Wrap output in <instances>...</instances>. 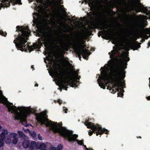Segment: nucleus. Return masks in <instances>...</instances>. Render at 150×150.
<instances>
[{"mask_svg": "<svg viewBox=\"0 0 150 150\" xmlns=\"http://www.w3.org/2000/svg\"><path fill=\"white\" fill-rule=\"evenodd\" d=\"M58 85L60 87V88H58V89H59L60 91H62V89H63V88L61 86H60V83H59V84Z\"/></svg>", "mask_w": 150, "mask_h": 150, "instance_id": "obj_39", "label": "nucleus"}, {"mask_svg": "<svg viewBox=\"0 0 150 150\" xmlns=\"http://www.w3.org/2000/svg\"><path fill=\"white\" fill-rule=\"evenodd\" d=\"M50 31L47 32L45 36V41L44 43L45 47L49 49L52 46H54L55 48L58 49L60 54L64 57L65 52L68 51L71 46L74 45L75 44L71 42L66 43L61 48L60 46L57 45L58 43L57 42V40L50 33Z\"/></svg>", "mask_w": 150, "mask_h": 150, "instance_id": "obj_2", "label": "nucleus"}, {"mask_svg": "<svg viewBox=\"0 0 150 150\" xmlns=\"http://www.w3.org/2000/svg\"><path fill=\"white\" fill-rule=\"evenodd\" d=\"M105 31L106 32H107V31H106V30H105Z\"/></svg>", "mask_w": 150, "mask_h": 150, "instance_id": "obj_63", "label": "nucleus"}, {"mask_svg": "<svg viewBox=\"0 0 150 150\" xmlns=\"http://www.w3.org/2000/svg\"><path fill=\"white\" fill-rule=\"evenodd\" d=\"M131 46L132 47V49L134 50H137L141 47L140 44L137 41L133 42L131 44Z\"/></svg>", "mask_w": 150, "mask_h": 150, "instance_id": "obj_20", "label": "nucleus"}, {"mask_svg": "<svg viewBox=\"0 0 150 150\" xmlns=\"http://www.w3.org/2000/svg\"><path fill=\"white\" fill-rule=\"evenodd\" d=\"M18 139L17 138H15L12 141V143L14 145L16 144L18 142Z\"/></svg>", "mask_w": 150, "mask_h": 150, "instance_id": "obj_27", "label": "nucleus"}, {"mask_svg": "<svg viewBox=\"0 0 150 150\" xmlns=\"http://www.w3.org/2000/svg\"><path fill=\"white\" fill-rule=\"evenodd\" d=\"M82 146H83L84 147V148L86 149V148H87L86 147V146L84 144V145H82Z\"/></svg>", "mask_w": 150, "mask_h": 150, "instance_id": "obj_49", "label": "nucleus"}, {"mask_svg": "<svg viewBox=\"0 0 150 150\" xmlns=\"http://www.w3.org/2000/svg\"><path fill=\"white\" fill-rule=\"evenodd\" d=\"M17 114L14 117L15 120H20V122L25 127L28 126V124L27 122V118L30 116V114L32 113L31 111L27 110L24 112L21 115L19 114L18 111H17Z\"/></svg>", "mask_w": 150, "mask_h": 150, "instance_id": "obj_9", "label": "nucleus"}, {"mask_svg": "<svg viewBox=\"0 0 150 150\" xmlns=\"http://www.w3.org/2000/svg\"><path fill=\"white\" fill-rule=\"evenodd\" d=\"M11 135H12L13 137L14 138H17L16 137V136H17V134L16 133H12L10 134Z\"/></svg>", "mask_w": 150, "mask_h": 150, "instance_id": "obj_32", "label": "nucleus"}, {"mask_svg": "<svg viewBox=\"0 0 150 150\" xmlns=\"http://www.w3.org/2000/svg\"><path fill=\"white\" fill-rule=\"evenodd\" d=\"M46 146L45 144L42 143L40 144L39 146L36 145V148L38 149H45L46 148Z\"/></svg>", "mask_w": 150, "mask_h": 150, "instance_id": "obj_24", "label": "nucleus"}, {"mask_svg": "<svg viewBox=\"0 0 150 150\" xmlns=\"http://www.w3.org/2000/svg\"><path fill=\"white\" fill-rule=\"evenodd\" d=\"M36 145H38L37 144H36V142L34 141H32L30 144V146L29 148L31 149H33L36 147Z\"/></svg>", "mask_w": 150, "mask_h": 150, "instance_id": "obj_25", "label": "nucleus"}, {"mask_svg": "<svg viewBox=\"0 0 150 150\" xmlns=\"http://www.w3.org/2000/svg\"><path fill=\"white\" fill-rule=\"evenodd\" d=\"M149 34H150V35L149 36V37H150V33Z\"/></svg>", "mask_w": 150, "mask_h": 150, "instance_id": "obj_64", "label": "nucleus"}, {"mask_svg": "<svg viewBox=\"0 0 150 150\" xmlns=\"http://www.w3.org/2000/svg\"><path fill=\"white\" fill-rule=\"evenodd\" d=\"M113 50L111 52L112 53V54H111L110 52L108 53L110 55V57L111 59H115V57L116 54H117L118 52V49L115 48V47H113Z\"/></svg>", "mask_w": 150, "mask_h": 150, "instance_id": "obj_19", "label": "nucleus"}, {"mask_svg": "<svg viewBox=\"0 0 150 150\" xmlns=\"http://www.w3.org/2000/svg\"><path fill=\"white\" fill-rule=\"evenodd\" d=\"M31 68H33V69H34V66L33 65H32L31 66Z\"/></svg>", "mask_w": 150, "mask_h": 150, "instance_id": "obj_53", "label": "nucleus"}, {"mask_svg": "<svg viewBox=\"0 0 150 150\" xmlns=\"http://www.w3.org/2000/svg\"><path fill=\"white\" fill-rule=\"evenodd\" d=\"M115 82V83H114V85L113 86L114 87V88L117 87V91L119 92V93H117L118 97L123 98L124 95L123 92L124 91L123 89V88L122 87V82L117 79Z\"/></svg>", "mask_w": 150, "mask_h": 150, "instance_id": "obj_11", "label": "nucleus"}, {"mask_svg": "<svg viewBox=\"0 0 150 150\" xmlns=\"http://www.w3.org/2000/svg\"><path fill=\"white\" fill-rule=\"evenodd\" d=\"M149 36L146 35H145V38L146 40H147L148 39V38H149Z\"/></svg>", "mask_w": 150, "mask_h": 150, "instance_id": "obj_43", "label": "nucleus"}, {"mask_svg": "<svg viewBox=\"0 0 150 150\" xmlns=\"http://www.w3.org/2000/svg\"><path fill=\"white\" fill-rule=\"evenodd\" d=\"M46 114L44 112H42L36 117L37 121L40 123L41 125H42L45 123L46 122L45 116Z\"/></svg>", "mask_w": 150, "mask_h": 150, "instance_id": "obj_13", "label": "nucleus"}, {"mask_svg": "<svg viewBox=\"0 0 150 150\" xmlns=\"http://www.w3.org/2000/svg\"><path fill=\"white\" fill-rule=\"evenodd\" d=\"M111 13L112 16H114L115 15L116 13L115 12L112 10L111 11Z\"/></svg>", "mask_w": 150, "mask_h": 150, "instance_id": "obj_37", "label": "nucleus"}, {"mask_svg": "<svg viewBox=\"0 0 150 150\" xmlns=\"http://www.w3.org/2000/svg\"><path fill=\"white\" fill-rule=\"evenodd\" d=\"M31 135L33 137L35 138L36 136V134L35 132H33L31 133Z\"/></svg>", "mask_w": 150, "mask_h": 150, "instance_id": "obj_33", "label": "nucleus"}, {"mask_svg": "<svg viewBox=\"0 0 150 150\" xmlns=\"http://www.w3.org/2000/svg\"><path fill=\"white\" fill-rule=\"evenodd\" d=\"M137 5L139 7H143V11L144 13L146 14L147 15H150L149 16V18L150 19V10H149L147 8V7H144L143 4L140 2H139L137 4Z\"/></svg>", "mask_w": 150, "mask_h": 150, "instance_id": "obj_18", "label": "nucleus"}, {"mask_svg": "<svg viewBox=\"0 0 150 150\" xmlns=\"http://www.w3.org/2000/svg\"><path fill=\"white\" fill-rule=\"evenodd\" d=\"M137 12L142 11L141 9L139 8H136Z\"/></svg>", "mask_w": 150, "mask_h": 150, "instance_id": "obj_42", "label": "nucleus"}, {"mask_svg": "<svg viewBox=\"0 0 150 150\" xmlns=\"http://www.w3.org/2000/svg\"><path fill=\"white\" fill-rule=\"evenodd\" d=\"M8 105H11V107H13V109L12 110H9L8 108V111L10 112L11 111H18L21 108V107H18L17 108V107L16 106H15V105H14V106H13V104L12 103H11L9 102V103H8Z\"/></svg>", "mask_w": 150, "mask_h": 150, "instance_id": "obj_23", "label": "nucleus"}, {"mask_svg": "<svg viewBox=\"0 0 150 150\" xmlns=\"http://www.w3.org/2000/svg\"><path fill=\"white\" fill-rule=\"evenodd\" d=\"M62 124L60 125L62 127L58 128L57 127L55 126L52 128L53 131L55 133H58L59 135L67 139L69 142L73 143L76 141L79 145H84L83 140H79L76 139L78 137V135L73 134L71 131L67 129L65 127H62Z\"/></svg>", "mask_w": 150, "mask_h": 150, "instance_id": "obj_3", "label": "nucleus"}, {"mask_svg": "<svg viewBox=\"0 0 150 150\" xmlns=\"http://www.w3.org/2000/svg\"><path fill=\"white\" fill-rule=\"evenodd\" d=\"M101 78L98 79L99 85L103 89L105 88V86L109 83H111L110 79L108 74L105 71H101Z\"/></svg>", "mask_w": 150, "mask_h": 150, "instance_id": "obj_8", "label": "nucleus"}, {"mask_svg": "<svg viewBox=\"0 0 150 150\" xmlns=\"http://www.w3.org/2000/svg\"><path fill=\"white\" fill-rule=\"evenodd\" d=\"M38 137L39 139L40 140H42V136L40 135V134H39L38 136Z\"/></svg>", "mask_w": 150, "mask_h": 150, "instance_id": "obj_40", "label": "nucleus"}, {"mask_svg": "<svg viewBox=\"0 0 150 150\" xmlns=\"http://www.w3.org/2000/svg\"><path fill=\"white\" fill-rule=\"evenodd\" d=\"M63 110L65 111V113H67V111L68 110V109L65 107H63Z\"/></svg>", "mask_w": 150, "mask_h": 150, "instance_id": "obj_36", "label": "nucleus"}, {"mask_svg": "<svg viewBox=\"0 0 150 150\" xmlns=\"http://www.w3.org/2000/svg\"><path fill=\"white\" fill-rule=\"evenodd\" d=\"M104 35H103L101 37L102 38L105 39H107V38L109 36H110L111 37L112 39V40L113 41L116 42V37H115V36L112 35V33L111 32H108L107 33L103 34Z\"/></svg>", "mask_w": 150, "mask_h": 150, "instance_id": "obj_17", "label": "nucleus"}, {"mask_svg": "<svg viewBox=\"0 0 150 150\" xmlns=\"http://www.w3.org/2000/svg\"><path fill=\"white\" fill-rule=\"evenodd\" d=\"M16 31L18 33V37L16 38L13 41L14 43L18 50L21 51L23 49L28 48L30 52L34 50L38 47V45L36 43H34L32 46L29 45H26L25 43L27 42V37L30 33V30L28 27L20 26H17L16 27ZM17 35H15L14 37H16Z\"/></svg>", "mask_w": 150, "mask_h": 150, "instance_id": "obj_1", "label": "nucleus"}, {"mask_svg": "<svg viewBox=\"0 0 150 150\" xmlns=\"http://www.w3.org/2000/svg\"><path fill=\"white\" fill-rule=\"evenodd\" d=\"M8 132L7 129H4V131L0 134V139L4 140L5 138L6 134H7Z\"/></svg>", "mask_w": 150, "mask_h": 150, "instance_id": "obj_22", "label": "nucleus"}, {"mask_svg": "<svg viewBox=\"0 0 150 150\" xmlns=\"http://www.w3.org/2000/svg\"><path fill=\"white\" fill-rule=\"evenodd\" d=\"M128 54L125 55L124 56V58L123 59H120L121 63L122 64V67L124 69L127 68V62L130 59L129 57L127 56Z\"/></svg>", "mask_w": 150, "mask_h": 150, "instance_id": "obj_14", "label": "nucleus"}, {"mask_svg": "<svg viewBox=\"0 0 150 150\" xmlns=\"http://www.w3.org/2000/svg\"><path fill=\"white\" fill-rule=\"evenodd\" d=\"M92 28L93 29H95V28L94 27H92Z\"/></svg>", "mask_w": 150, "mask_h": 150, "instance_id": "obj_61", "label": "nucleus"}, {"mask_svg": "<svg viewBox=\"0 0 150 150\" xmlns=\"http://www.w3.org/2000/svg\"><path fill=\"white\" fill-rule=\"evenodd\" d=\"M124 86H125V83H124Z\"/></svg>", "mask_w": 150, "mask_h": 150, "instance_id": "obj_58", "label": "nucleus"}, {"mask_svg": "<svg viewBox=\"0 0 150 150\" xmlns=\"http://www.w3.org/2000/svg\"><path fill=\"white\" fill-rule=\"evenodd\" d=\"M98 36L100 37V35L99 34H98Z\"/></svg>", "mask_w": 150, "mask_h": 150, "instance_id": "obj_60", "label": "nucleus"}, {"mask_svg": "<svg viewBox=\"0 0 150 150\" xmlns=\"http://www.w3.org/2000/svg\"><path fill=\"white\" fill-rule=\"evenodd\" d=\"M50 150H56V148L55 147H52L50 149Z\"/></svg>", "mask_w": 150, "mask_h": 150, "instance_id": "obj_41", "label": "nucleus"}, {"mask_svg": "<svg viewBox=\"0 0 150 150\" xmlns=\"http://www.w3.org/2000/svg\"><path fill=\"white\" fill-rule=\"evenodd\" d=\"M18 133L19 135V136L21 137H22L24 134H23V132L22 131H18Z\"/></svg>", "mask_w": 150, "mask_h": 150, "instance_id": "obj_34", "label": "nucleus"}, {"mask_svg": "<svg viewBox=\"0 0 150 150\" xmlns=\"http://www.w3.org/2000/svg\"><path fill=\"white\" fill-rule=\"evenodd\" d=\"M4 140L0 139V147H3L4 144Z\"/></svg>", "mask_w": 150, "mask_h": 150, "instance_id": "obj_29", "label": "nucleus"}, {"mask_svg": "<svg viewBox=\"0 0 150 150\" xmlns=\"http://www.w3.org/2000/svg\"><path fill=\"white\" fill-rule=\"evenodd\" d=\"M72 18H74V16H73Z\"/></svg>", "mask_w": 150, "mask_h": 150, "instance_id": "obj_62", "label": "nucleus"}, {"mask_svg": "<svg viewBox=\"0 0 150 150\" xmlns=\"http://www.w3.org/2000/svg\"><path fill=\"white\" fill-rule=\"evenodd\" d=\"M150 46V42L149 41L148 43V46L147 47V48H149Z\"/></svg>", "mask_w": 150, "mask_h": 150, "instance_id": "obj_44", "label": "nucleus"}, {"mask_svg": "<svg viewBox=\"0 0 150 150\" xmlns=\"http://www.w3.org/2000/svg\"><path fill=\"white\" fill-rule=\"evenodd\" d=\"M145 41V39H142L141 40V42H144Z\"/></svg>", "mask_w": 150, "mask_h": 150, "instance_id": "obj_46", "label": "nucleus"}, {"mask_svg": "<svg viewBox=\"0 0 150 150\" xmlns=\"http://www.w3.org/2000/svg\"><path fill=\"white\" fill-rule=\"evenodd\" d=\"M56 68L57 69H58V67H56Z\"/></svg>", "mask_w": 150, "mask_h": 150, "instance_id": "obj_59", "label": "nucleus"}, {"mask_svg": "<svg viewBox=\"0 0 150 150\" xmlns=\"http://www.w3.org/2000/svg\"><path fill=\"white\" fill-rule=\"evenodd\" d=\"M148 100H150V96H149L146 98Z\"/></svg>", "mask_w": 150, "mask_h": 150, "instance_id": "obj_45", "label": "nucleus"}, {"mask_svg": "<svg viewBox=\"0 0 150 150\" xmlns=\"http://www.w3.org/2000/svg\"><path fill=\"white\" fill-rule=\"evenodd\" d=\"M100 25L102 29L107 30L108 29V24L106 21L101 19L100 22Z\"/></svg>", "mask_w": 150, "mask_h": 150, "instance_id": "obj_16", "label": "nucleus"}, {"mask_svg": "<svg viewBox=\"0 0 150 150\" xmlns=\"http://www.w3.org/2000/svg\"><path fill=\"white\" fill-rule=\"evenodd\" d=\"M57 102L59 105H61L62 103V100L60 99H59L57 100Z\"/></svg>", "mask_w": 150, "mask_h": 150, "instance_id": "obj_38", "label": "nucleus"}, {"mask_svg": "<svg viewBox=\"0 0 150 150\" xmlns=\"http://www.w3.org/2000/svg\"><path fill=\"white\" fill-rule=\"evenodd\" d=\"M38 86V83H37L35 84V87Z\"/></svg>", "mask_w": 150, "mask_h": 150, "instance_id": "obj_51", "label": "nucleus"}, {"mask_svg": "<svg viewBox=\"0 0 150 150\" xmlns=\"http://www.w3.org/2000/svg\"><path fill=\"white\" fill-rule=\"evenodd\" d=\"M61 75H62V76H64V72H61Z\"/></svg>", "mask_w": 150, "mask_h": 150, "instance_id": "obj_47", "label": "nucleus"}, {"mask_svg": "<svg viewBox=\"0 0 150 150\" xmlns=\"http://www.w3.org/2000/svg\"><path fill=\"white\" fill-rule=\"evenodd\" d=\"M52 17L53 18H54L55 17V16H52Z\"/></svg>", "mask_w": 150, "mask_h": 150, "instance_id": "obj_55", "label": "nucleus"}, {"mask_svg": "<svg viewBox=\"0 0 150 150\" xmlns=\"http://www.w3.org/2000/svg\"><path fill=\"white\" fill-rule=\"evenodd\" d=\"M124 71H121L119 69L115 70L114 71L115 74L113 75V76L115 77L112 79L113 82L112 83L111 85L107 88V89H109L111 91V93H115L117 91V87L114 88V83H115L117 79L118 80L122 81L125 78V74L124 73Z\"/></svg>", "mask_w": 150, "mask_h": 150, "instance_id": "obj_6", "label": "nucleus"}, {"mask_svg": "<svg viewBox=\"0 0 150 150\" xmlns=\"http://www.w3.org/2000/svg\"><path fill=\"white\" fill-rule=\"evenodd\" d=\"M84 124L88 128L91 129L92 130L91 131L89 130L88 131V134L90 136H91L93 133L96 134L97 136L98 135H101L104 133L106 134H108L109 131L108 129L104 128L103 129L99 125H94L93 123L88 122V120L84 122Z\"/></svg>", "mask_w": 150, "mask_h": 150, "instance_id": "obj_4", "label": "nucleus"}, {"mask_svg": "<svg viewBox=\"0 0 150 150\" xmlns=\"http://www.w3.org/2000/svg\"><path fill=\"white\" fill-rule=\"evenodd\" d=\"M1 103L6 105V107L8 108L9 110H12L13 109V107L11 105H8V103H9V102L8 101L7 98L3 96V95L2 91L0 90V103Z\"/></svg>", "mask_w": 150, "mask_h": 150, "instance_id": "obj_12", "label": "nucleus"}, {"mask_svg": "<svg viewBox=\"0 0 150 150\" xmlns=\"http://www.w3.org/2000/svg\"><path fill=\"white\" fill-rule=\"evenodd\" d=\"M67 73L70 76L71 79L70 80L71 81H73L72 80V79L73 77H75V79L76 80H79L80 78V76H79L78 74H76L74 69L73 71V72L71 71L68 72Z\"/></svg>", "mask_w": 150, "mask_h": 150, "instance_id": "obj_15", "label": "nucleus"}, {"mask_svg": "<svg viewBox=\"0 0 150 150\" xmlns=\"http://www.w3.org/2000/svg\"><path fill=\"white\" fill-rule=\"evenodd\" d=\"M149 86L150 89V77L149 78Z\"/></svg>", "mask_w": 150, "mask_h": 150, "instance_id": "obj_48", "label": "nucleus"}, {"mask_svg": "<svg viewBox=\"0 0 150 150\" xmlns=\"http://www.w3.org/2000/svg\"><path fill=\"white\" fill-rule=\"evenodd\" d=\"M137 20L140 23L137 27V28L139 29L143 30L144 32L146 34L150 33V29L144 28L148 25V22L146 21L147 17L143 15L140 14L136 16Z\"/></svg>", "mask_w": 150, "mask_h": 150, "instance_id": "obj_7", "label": "nucleus"}, {"mask_svg": "<svg viewBox=\"0 0 150 150\" xmlns=\"http://www.w3.org/2000/svg\"><path fill=\"white\" fill-rule=\"evenodd\" d=\"M11 2L13 5L17 4H22L21 0H11Z\"/></svg>", "mask_w": 150, "mask_h": 150, "instance_id": "obj_26", "label": "nucleus"}, {"mask_svg": "<svg viewBox=\"0 0 150 150\" xmlns=\"http://www.w3.org/2000/svg\"><path fill=\"white\" fill-rule=\"evenodd\" d=\"M68 64H70V65H71V64H70V63L69 62H68Z\"/></svg>", "mask_w": 150, "mask_h": 150, "instance_id": "obj_57", "label": "nucleus"}, {"mask_svg": "<svg viewBox=\"0 0 150 150\" xmlns=\"http://www.w3.org/2000/svg\"><path fill=\"white\" fill-rule=\"evenodd\" d=\"M56 148V150H62V146L61 144H59Z\"/></svg>", "mask_w": 150, "mask_h": 150, "instance_id": "obj_28", "label": "nucleus"}, {"mask_svg": "<svg viewBox=\"0 0 150 150\" xmlns=\"http://www.w3.org/2000/svg\"><path fill=\"white\" fill-rule=\"evenodd\" d=\"M37 2H38L40 0H35Z\"/></svg>", "mask_w": 150, "mask_h": 150, "instance_id": "obj_54", "label": "nucleus"}, {"mask_svg": "<svg viewBox=\"0 0 150 150\" xmlns=\"http://www.w3.org/2000/svg\"><path fill=\"white\" fill-rule=\"evenodd\" d=\"M89 13V14L88 16L90 17V18H92L93 17V16L94 15V13L91 12H90Z\"/></svg>", "mask_w": 150, "mask_h": 150, "instance_id": "obj_35", "label": "nucleus"}, {"mask_svg": "<svg viewBox=\"0 0 150 150\" xmlns=\"http://www.w3.org/2000/svg\"><path fill=\"white\" fill-rule=\"evenodd\" d=\"M51 125V123L50 122H49L48 123V124L47 125V126H50Z\"/></svg>", "mask_w": 150, "mask_h": 150, "instance_id": "obj_50", "label": "nucleus"}, {"mask_svg": "<svg viewBox=\"0 0 150 150\" xmlns=\"http://www.w3.org/2000/svg\"><path fill=\"white\" fill-rule=\"evenodd\" d=\"M29 145L30 143L28 140L27 139H25L22 144V145L23 147L25 149H26L28 148Z\"/></svg>", "mask_w": 150, "mask_h": 150, "instance_id": "obj_21", "label": "nucleus"}, {"mask_svg": "<svg viewBox=\"0 0 150 150\" xmlns=\"http://www.w3.org/2000/svg\"><path fill=\"white\" fill-rule=\"evenodd\" d=\"M137 137V138H139L140 139L142 138V137L141 136Z\"/></svg>", "mask_w": 150, "mask_h": 150, "instance_id": "obj_52", "label": "nucleus"}, {"mask_svg": "<svg viewBox=\"0 0 150 150\" xmlns=\"http://www.w3.org/2000/svg\"><path fill=\"white\" fill-rule=\"evenodd\" d=\"M84 42H83L80 38H79L78 40V44L79 46V47L76 50V53L77 54L79 59L81 61V55H82L83 58L87 60L88 57L89 56L91 53L89 52L88 50L84 49L85 48L86 45H83Z\"/></svg>", "mask_w": 150, "mask_h": 150, "instance_id": "obj_5", "label": "nucleus"}, {"mask_svg": "<svg viewBox=\"0 0 150 150\" xmlns=\"http://www.w3.org/2000/svg\"><path fill=\"white\" fill-rule=\"evenodd\" d=\"M57 74V75L58 74V72L57 71L56 72Z\"/></svg>", "mask_w": 150, "mask_h": 150, "instance_id": "obj_56", "label": "nucleus"}, {"mask_svg": "<svg viewBox=\"0 0 150 150\" xmlns=\"http://www.w3.org/2000/svg\"><path fill=\"white\" fill-rule=\"evenodd\" d=\"M78 82V81H71L70 80H68V79H64L60 81V86L62 87L63 89L67 91L68 85L72 87L74 86L77 87V83Z\"/></svg>", "mask_w": 150, "mask_h": 150, "instance_id": "obj_10", "label": "nucleus"}, {"mask_svg": "<svg viewBox=\"0 0 150 150\" xmlns=\"http://www.w3.org/2000/svg\"><path fill=\"white\" fill-rule=\"evenodd\" d=\"M7 33L6 32H4L3 31L0 30V35H1L2 36L6 37L7 35Z\"/></svg>", "mask_w": 150, "mask_h": 150, "instance_id": "obj_30", "label": "nucleus"}, {"mask_svg": "<svg viewBox=\"0 0 150 150\" xmlns=\"http://www.w3.org/2000/svg\"><path fill=\"white\" fill-rule=\"evenodd\" d=\"M6 143L8 144H10L11 142V139L9 138H7L6 140Z\"/></svg>", "mask_w": 150, "mask_h": 150, "instance_id": "obj_31", "label": "nucleus"}]
</instances>
